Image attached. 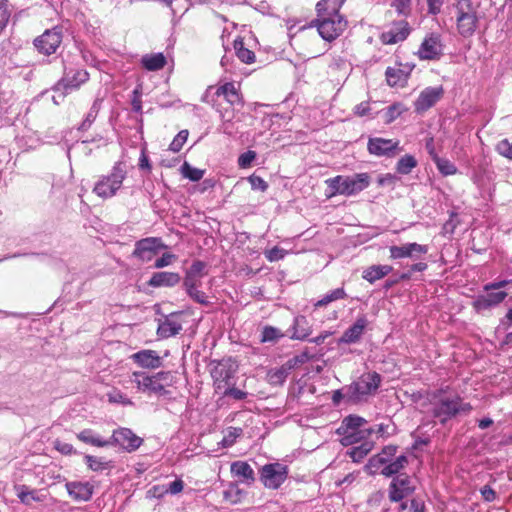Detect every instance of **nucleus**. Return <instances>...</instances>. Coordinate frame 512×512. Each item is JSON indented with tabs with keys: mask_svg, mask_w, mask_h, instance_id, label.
Segmentation results:
<instances>
[{
	"mask_svg": "<svg viewBox=\"0 0 512 512\" xmlns=\"http://www.w3.org/2000/svg\"><path fill=\"white\" fill-rule=\"evenodd\" d=\"M472 409L471 404L458 394L446 395L439 392L431 402V415L443 426L458 416L470 414Z\"/></svg>",
	"mask_w": 512,
	"mask_h": 512,
	"instance_id": "1",
	"label": "nucleus"
},
{
	"mask_svg": "<svg viewBox=\"0 0 512 512\" xmlns=\"http://www.w3.org/2000/svg\"><path fill=\"white\" fill-rule=\"evenodd\" d=\"M367 420L357 415H348L341 421L336 434L341 436L343 446H353L364 441H374L373 430L366 427Z\"/></svg>",
	"mask_w": 512,
	"mask_h": 512,
	"instance_id": "2",
	"label": "nucleus"
},
{
	"mask_svg": "<svg viewBox=\"0 0 512 512\" xmlns=\"http://www.w3.org/2000/svg\"><path fill=\"white\" fill-rule=\"evenodd\" d=\"M478 5L472 0H457L454 4L456 29L463 38L474 35L479 25Z\"/></svg>",
	"mask_w": 512,
	"mask_h": 512,
	"instance_id": "3",
	"label": "nucleus"
},
{
	"mask_svg": "<svg viewBox=\"0 0 512 512\" xmlns=\"http://www.w3.org/2000/svg\"><path fill=\"white\" fill-rule=\"evenodd\" d=\"M382 382L379 373L367 372L362 374L356 381L343 388L346 398L352 403H359L374 395Z\"/></svg>",
	"mask_w": 512,
	"mask_h": 512,
	"instance_id": "4",
	"label": "nucleus"
},
{
	"mask_svg": "<svg viewBox=\"0 0 512 512\" xmlns=\"http://www.w3.org/2000/svg\"><path fill=\"white\" fill-rule=\"evenodd\" d=\"M331 189V195L352 196L360 193L370 185V176L368 173H358L353 176L338 175L326 180Z\"/></svg>",
	"mask_w": 512,
	"mask_h": 512,
	"instance_id": "5",
	"label": "nucleus"
},
{
	"mask_svg": "<svg viewBox=\"0 0 512 512\" xmlns=\"http://www.w3.org/2000/svg\"><path fill=\"white\" fill-rule=\"evenodd\" d=\"M317 19L314 21L319 35L325 41H333L339 37L347 27L346 18L340 13L317 12Z\"/></svg>",
	"mask_w": 512,
	"mask_h": 512,
	"instance_id": "6",
	"label": "nucleus"
},
{
	"mask_svg": "<svg viewBox=\"0 0 512 512\" xmlns=\"http://www.w3.org/2000/svg\"><path fill=\"white\" fill-rule=\"evenodd\" d=\"M125 165L122 162H116L112 167L110 174L102 176L94 185L93 192L101 198H111L121 188L126 178Z\"/></svg>",
	"mask_w": 512,
	"mask_h": 512,
	"instance_id": "7",
	"label": "nucleus"
},
{
	"mask_svg": "<svg viewBox=\"0 0 512 512\" xmlns=\"http://www.w3.org/2000/svg\"><path fill=\"white\" fill-rule=\"evenodd\" d=\"M238 370V365L232 358H225L217 362L211 370L215 391L221 392L223 388L234 385V377Z\"/></svg>",
	"mask_w": 512,
	"mask_h": 512,
	"instance_id": "8",
	"label": "nucleus"
},
{
	"mask_svg": "<svg viewBox=\"0 0 512 512\" xmlns=\"http://www.w3.org/2000/svg\"><path fill=\"white\" fill-rule=\"evenodd\" d=\"M289 469L279 462L265 464L260 469V480L268 489H278L287 479Z\"/></svg>",
	"mask_w": 512,
	"mask_h": 512,
	"instance_id": "9",
	"label": "nucleus"
},
{
	"mask_svg": "<svg viewBox=\"0 0 512 512\" xmlns=\"http://www.w3.org/2000/svg\"><path fill=\"white\" fill-rule=\"evenodd\" d=\"M131 383H133L138 392L147 394L149 396H164L168 394V391L163 388L160 382H157L153 375H148L145 372L135 371L130 377Z\"/></svg>",
	"mask_w": 512,
	"mask_h": 512,
	"instance_id": "10",
	"label": "nucleus"
},
{
	"mask_svg": "<svg viewBox=\"0 0 512 512\" xmlns=\"http://www.w3.org/2000/svg\"><path fill=\"white\" fill-rule=\"evenodd\" d=\"M167 246L159 237H147L138 240L135 243V248L132 256L142 262L151 261L162 249Z\"/></svg>",
	"mask_w": 512,
	"mask_h": 512,
	"instance_id": "11",
	"label": "nucleus"
},
{
	"mask_svg": "<svg viewBox=\"0 0 512 512\" xmlns=\"http://www.w3.org/2000/svg\"><path fill=\"white\" fill-rule=\"evenodd\" d=\"M62 42V32L58 27L46 30L34 40L37 51L44 55H51L56 52Z\"/></svg>",
	"mask_w": 512,
	"mask_h": 512,
	"instance_id": "12",
	"label": "nucleus"
},
{
	"mask_svg": "<svg viewBox=\"0 0 512 512\" xmlns=\"http://www.w3.org/2000/svg\"><path fill=\"white\" fill-rule=\"evenodd\" d=\"M110 446H119L127 452L136 451L143 439L133 433L129 428H119L113 431L112 436L108 439Z\"/></svg>",
	"mask_w": 512,
	"mask_h": 512,
	"instance_id": "13",
	"label": "nucleus"
},
{
	"mask_svg": "<svg viewBox=\"0 0 512 512\" xmlns=\"http://www.w3.org/2000/svg\"><path fill=\"white\" fill-rule=\"evenodd\" d=\"M429 247L416 242H409L403 245H392L389 247V257L392 260L409 258L414 261L420 259L422 255L427 254Z\"/></svg>",
	"mask_w": 512,
	"mask_h": 512,
	"instance_id": "14",
	"label": "nucleus"
},
{
	"mask_svg": "<svg viewBox=\"0 0 512 512\" xmlns=\"http://www.w3.org/2000/svg\"><path fill=\"white\" fill-rule=\"evenodd\" d=\"M89 79V74L84 69L65 68L63 77L56 83L55 90L71 92L78 89L81 84Z\"/></svg>",
	"mask_w": 512,
	"mask_h": 512,
	"instance_id": "15",
	"label": "nucleus"
},
{
	"mask_svg": "<svg viewBox=\"0 0 512 512\" xmlns=\"http://www.w3.org/2000/svg\"><path fill=\"white\" fill-rule=\"evenodd\" d=\"M367 149L370 154L378 157H394L401 149L399 141L394 139H385L381 137L369 138Z\"/></svg>",
	"mask_w": 512,
	"mask_h": 512,
	"instance_id": "16",
	"label": "nucleus"
},
{
	"mask_svg": "<svg viewBox=\"0 0 512 512\" xmlns=\"http://www.w3.org/2000/svg\"><path fill=\"white\" fill-rule=\"evenodd\" d=\"M414 490L415 485L411 477L402 473L393 478L389 487V498L393 502H399L412 494Z\"/></svg>",
	"mask_w": 512,
	"mask_h": 512,
	"instance_id": "17",
	"label": "nucleus"
},
{
	"mask_svg": "<svg viewBox=\"0 0 512 512\" xmlns=\"http://www.w3.org/2000/svg\"><path fill=\"white\" fill-rule=\"evenodd\" d=\"M444 95L442 86L426 87L421 91L414 102V109L417 113H423L433 107Z\"/></svg>",
	"mask_w": 512,
	"mask_h": 512,
	"instance_id": "18",
	"label": "nucleus"
},
{
	"mask_svg": "<svg viewBox=\"0 0 512 512\" xmlns=\"http://www.w3.org/2000/svg\"><path fill=\"white\" fill-rule=\"evenodd\" d=\"M417 54L422 60L439 59L443 54L440 36L434 33L427 36L420 45Z\"/></svg>",
	"mask_w": 512,
	"mask_h": 512,
	"instance_id": "19",
	"label": "nucleus"
},
{
	"mask_svg": "<svg viewBox=\"0 0 512 512\" xmlns=\"http://www.w3.org/2000/svg\"><path fill=\"white\" fill-rule=\"evenodd\" d=\"M368 323V319L365 315L357 317L355 322L346 329L342 336L337 340L338 345L358 343L361 340Z\"/></svg>",
	"mask_w": 512,
	"mask_h": 512,
	"instance_id": "20",
	"label": "nucleus"
},
{
	"mask_svg": "<svg viewBox=\"0 0 512 512\" xmlns=\"http://www.w3.org/2000/svg\"><path fill=\"white\" fill-rule=\"evenodd\" d=\"M486 292L487 294L477 296L472 302V307L477 313H483L496 307L502 303L508 295L505 291Z\"/></svg>",
	"mask_w": 512,
	"mask_h": 512,
	"instance_id": "21",
	"label": "nucleus"
},
{
	"mask_svg": "<svg viewBox=\"0 0 512 512\" xmlns=\"http://www.w3.org/2000/svg\"><path fill=\"white\" fill-rule=\"evenodd\" d=\"M68 495L76 502H88L94 493V486L86 481H69L65 484Z\"/></svg>",
	"mask_w": 512,
	"mask_h": 512,
	"instance_id": "22",
	"label": "nucleus"
},
{
	"mask_svg": "<svg viewBox=\"0 0 512 512\" xmlns=\"http://www.w3.org/2000/svg\"><path fill=\"white\" fill-rule=\"evenodd\" d=\"M180 315L181 313H171L160 320L157 328V334L160 338L173 337L182 330Z\"/></svg>",
	"mask_w": 512,
	"mask_h": 512,
	"instance_id": "23",
	"label": "nucleus"
},
{
	"mask_svg": "<svg viewBox=\"0 0 512 512\" xmlns=\"http://www.w3.org/2000/svg\"><path fill=\"white\" fill-rule=\"evenodd\" d=\"M181 281V276L177 272H154L147 282V285L152 288H172L178 285Z\"/></svg>",
	"mask_w": 512,
	"mask_h": 512,
	"instance_id": "24",
	"label": "nucleus"
},
{
	"mask_svg": "<svg viewBox=\"0 0 512 512\" xmlns=\"http://www.w3.org/2000/svg\"><path fill=\"white\" fill-rule=\"evenodd\" d=\"M131 358L140 367L146 369H157L162 366V359L154 350H141L137 353H134Z\"/></svg>",
	"mask_w": 512,
	"mask_h": 512,
	"instance_id": "25",
	"label": "nucleus"
},
{
	"mask_svg": "<svg viewBox=\"0 0 512 512\" xmlns=\"http://www.w3.org/2000/svg\"><path fill=\"white\" fill-rule=\"evenodd\" d=\"M410 33L408 23L401 21L394 25L390 30L381 34V41L386 45L396 44L404 41Z\"/></svg>",
	"mask_w": 512,
	"mask_h": 512,
	"instance_id": "26",
	"label": "nucleus"
},
{
	"mask_svg": "<svg viewBox=\"0 0 512 512\" xmlns=\"http://www.w3.org/2000/svg\"><path fill=\"white\" fill-rule=\"evenodd\" d=\"M411 70V68H402L401 66L388 67L385 71L387 84L391 87H403L407 83Z\"/></svg>",
	"mask_w": 512,
	"mask_h": 512,
	"instance_id": "27",
	"label": "nucleus"
},
{
	"mask_svg": "<svg viewBox=\"0 0 512 512\" xmlns=\"http://www.w3.org/2000/svg\"><path fill=\"white\" fill-rule=\"evenodd\" d=\"M292 331L291 339L305 340L312 333V327L305 316L298 315L294 318Z\"/></svg>",
	"mask_w": 512,
	"mask_h": 512,
	"instance_id": "28",
	"label": "nucleus"
},
{
	"mask_svg": "<svg viewBox=\"0 0 512 512\" xmlns=\"http://www.w3.org/2000/svg\"><path fill=\"white\" fill-rule=\"evenodd\" d=\"M231 473L238 478H241L246 484H251L255 481V473L252 467L245 461H235L231 464Z\"/></svg>",
	"mask_w": 512,
	"mask_h": 512,
	"instance_id": "29",
	"label": "nucleus"
},
{
	"mask_svg": "<svg viewBox=\"0 0 512 512\" xmlns=\"http://www.w3.org/2000/svg\"><path fill=\"white\" fill-rule=\"evenodd\" d=\"M393 267L390 265H372L363 271V279L369 283H374L391 273Z\"/></svg>",
	"mask_w": 512,
	"mask_h": 512,
	"instance_id": "30",
	"label": "nucleus"
},
{
	"mask_svg": "<svg viewBox=\"0 0 512 512\" xmlns=\"http://www.w3.org/2000/svg\"><path fill=\"white\" fill-rule=\"evenodd\" d=\"M217 96H223L232 106L241 105L242 99L234 83L227 82L220 86L216 91Z\"/></svg>",
	"mask_w": 512,
	"mask_h": 512,
	"instance_id": "31",
	"label": "nucleus"
},
{
	"mask_svg": "<svg viewBox=\"0 0 512 512\" xmlns=\"http://www.w3.org/2000/svg\"><path fill=\"white\" fill-rule=\"evenodd\" d=\"M77 438L86 444H90L96 447L110 446V442L108 439H103L91 429L82 430L77 434Z\"/></svg>",
	"mask_w": 512,
	"mask_h": 512,
	"instance_id": "32",
	"label": "nucleus"
},
{
	"mask_svg": "<svg viewBox=\"0 0 512 512\" xmlns=\"http://www.w3.org/2000/svg\"><path fill=\"white\" fill-rule=\"evenodd\" d=\"M374 445L375 441H364L363 443L349 449L346 452V455L349 456L353 462L359 463L368 455L369 452H371Z\"/></svg>",
	"mask_w": 512,
	"mask_h": 512,
	"instance_id": "33",
	"label": "nucleus"
},
{
	"mask_svg": "<svg viewBox=\"0 0 512 512\" xmlns=\"http://www.w3.org/2000/svg\"><path fill=\"white\" fill-rule=\"evenodd\" d=\"M141 63L148 71H157L165 66L166 58L163 53L147 54L142 57Z\"/></svg>",
	"mask_w": 512,
	"mask_h": 512,
	"instance_id": "34",
	"label": "nucleus"
},
{
	"mask_svg": "<svg viewBox=\"0 0 512 512\" xmlns=\"http://www.w3.org/2000/svg\"><path fill=\"white\" fill-rule=\"evenodd\" d=\"M291 371L292 368L288 365L287 362H285L280 367L271 369L268 372V381L272 385H282L289 376V374L291 373Z\"/></svg>",
	"mask_w": 512,
	"mask_h": 512,
	"instance_id": "35",
	"label": "nucleus"
},
{
	"mask_svg": "<svg viewBox=\"0 0 512 512\" xmlns=\"http://www.w3.org/2000/svg\"><path fill=\"white\" fill-rule=\"evenodd\" d=\"M408 464V457L406 455H400L394 458L392 461L387 463L384 467L383 476L392 477L394 475L401 474L400 471L405 468Z\"/></svg>",
	"mask_w": 512,
	"mask_h": 512,
	"instance_id": "36",
	"label": "nucleus"
},
{
	"mask_svg": "<svg viewBox=\"0 0 512 512\" xmlns=\"http://www.w3.org/2000/svg\"><path fill=\"white\" fill-rule=\"evenodd\" d=\"M234 49L236 56L239 60L246 64H252L255 62V53L248 48L244 47L243 40L241 38H237L234 40Z\"/></svg>",
	"mask_w": 512,
	"mask_h": 512,
	"instance_id": "37",
	"label": "nucleus"
},
{
	"mask_svg": "<svg viewBox=\"0 0 512 512\" xmlns=\"http://www.w3.org/2000/svg\"><path fill=\"white\" fill-rule=\"evenodd\" d=\"M385 466H387V462L383 457H380L376 454L368 460L364 469L370 475H383Z\"/></svg>",
	"mask_w": 512,
	"mask_h": 512,
	"instance_id": "38",
	"label": "nucleus"
},
{
	"mask_svg": "<svg viewBox=\"0 0 512 512\" xmlns=\"http://www.w3.org/2000/svg\"><path fill=\"white\" fill-rule=\"evenodd\" d=\"M418 162L413 155L406 154L396 164V171L401 175H407L417 166Z\"/></svg>",
	"mask_w": 512,
	"mask_h": 512,
	"instance_id": "39",
	"label": "nucleus"
},
{
	"mask_svg": "<svg viewBox=\"0 0 512 512\" xmlns=\"http://www.w3.org/2000/svg\"><path fill=\"white\" fill-rule=\"evenodd\" d=\"M106 397L109 403L120 404L122 406H132L133 401L127 397L122 391L117 388H112L106 393Z\"/></svg>",
	"mask_w": 512,
	"mask_h": 512,
	"instance_id": "40",
	"label": "nucleus"
},
{
	"mask_svg": "<svg viewBox=\"0 0 512 512\" xmlns=\"http://www.w3.org/2000/svg\"><path fill=\"white\" fill-rule=\"evenodd\" d=\"M347 297V294L343 288H336L329 293H327L323 298L318 300L315 304V308L324 307L328 304H330L333 301L345 299Z\"/></svg>",
	"mask_w": 512,
	"mask_h": 512,
	"instance_id": "41",
	"label": "nucleus"
},
{
	"mask_svg": "<svg viewBox=\"0 0 512 512\" xmlns=\"http://www.w3.org/2000/svg\"><path fill=\"white\" fill-rule=\"evenodd\" d=\"M345 0H321L316 5L317 12L339 13Z\"/></svg>",
	"mask_w": 512,
	"mask_h": 512,
	"instance_id": "42",
	"label": "nucleus"
},
{
	"mask_svg": "<svg viewBox=\"0 0 512 512\" xmlns=\"http://www.w3.org/2000/svg\"><path fill=\"white\" fill-rule=\"evenodd\" d=\"M100 105H101V101L99 99H96L89 112L87 113L85 119L83 120V122L80 124L79 126V130L81 131H86L90 128V126L92 125V123L95 121L98 113H99V110H100Z\"/></svg>",
	"mask_w": 512,
	"mask_h": 512,
	"instance_id": "43",
	"label": "nucleus"
},
{
	"mask_svg": "<svg viewBox=\"0 0 512 512\" xmlns=\"http://www.w3.org/2000/svg\"><path fill=\"white\" fill-rule=\"evenodd\" d=\"M242 435L243 429L241 427H229L226 431L225 436L220 442V445L223 448L232 447L235 444L237 438L241 437Z\"/></svg>",
	"mask_w": 512,
	"mask_h": 512,
	"instance_id": "44",
	"label": "nucleus"
},
{
	"mask_svg": "<svg viewBox=\"0 0 512 512\" xmlns=\"http://www.w3.org/2000/svg\"><path fill=\"white\" fill-rule=\"evenodd\" d=\"M437 169L443 176L455 175L458 172L457 167L447 158L438 157L435 161Z\"/></svg>",
	"mask_w": 512,
	"mask_h": 512,
	"instance_id": "45",
	"label": "nucleus"
},
{
	"mask_svg": "<svg viewBox=\"0 0 512 512\" xmlns=\"http://www.w3.org/2000/svg\"><path fill=\"white\" fill-rule=\"evenodd\" d=\"M181 173L183 177L190 181L197 182L204 176L205 171L191 166L188 162H184L181 166Z\"/></svg>",
	"mask_w": 512,
	"mask_h": 512,
	"instance_id": "46",
	"label": "nucleus"
},
{
	"mask_svg": "<svg viewBox=\"0 0 512 512\" xmlns=\"http://www.w3.org/2000/svg\"><path fill=\"white\" fill-rule=\"evenodd\" d=\"M84 459L88 468L95 472L103 471L110 467V462L100 457L86 455Z\"/></svg>",
	"mask_w": 512,
	"mask_h": 512,
	"instance_id": "47",
	"label": "nucleus"
},
{
	"mask_svg": "<svg viewBox=\"0 0 512 512\" xmlns=\"http://www.w3.org/2000/svg\"><path fill=\"white\" fill-rule=\"evenodd\" d=\"M221 117H222V124L220 126V130L224 134H226L228 136H233L239 132V128L236 126V123L232 121V118L230 117V115L227 111L225 113H222Z\"/></svg>",
	"mask_w": 512,
	"mask_h": 512,
	"instance_id": "48",
	"label": "nucleus"
},
{
	"mask_svg": "<svg viewBox=\"0 0 512 512\" xmlns=\"http://www.w3.org/2000/svg\"><path fill=\"white\" fill-rule=\"evenodd\" d=\"M284 334L273 326H265L261 333V342H276L278 339L282 338Z\"/></svg>",
	"mask_w": 512,
	"mask_h": 512,
	"instance_id": "49",
	"label": "nucleus"
},
{
	"mask_svg": "<svg viewBox=\"0 0 512 512\" xmlns=\"http://www.w3.org/2000/svg\"><path fill=\"white\" fill-rule=\"evenodd\" d=\"M425 509L424 502L420 499H412L410 503L403 502L399 512H422Z\"/></svg>",
	"mask_w": 512,
	"mask_h": 512,
	"instance_id": "50",
	"label": "nucleus"
},
{
	"mask_svg": "<svg viewBox=\"0 0 512 512\" xmlns=\"http://www.w3.org/2000/svg\"><path fill=\"white\" fill-rule=\"evenodd\" d=\"M311 359H313V355H311L308 351H303L300 354L290 358L286 362L292 368V370H294L298 366L310 361Z\"/></svg>",
	"mask_w": 512,
	"mask_h": 512,
	"instance_id": "51",
	"label": "nucleus"
},
{
	"mask_svg": "<svg viewBox=\"0 0 512 512\" xmlns=\"http://www.w3.org/2000/svg\"><path fill=\"white\" fill-rule=\"evenodd\" d=\"M187 138L188 131L181 130L170 143L169 149L173 152H179L182 149L184 143L187 141Z\"/></svg>",
	"mask_w": 512,
	"mask_h": 512,
	"instance_id": "52",
	"label": "nucleus"
},
{
	"mask_svg": "<svg viewBox=\"0 0 512 512\" xmlns=\"http://www.w3.org/2000/svg\"><path fill=\"white\" fill-rule=\"evenodd\" d=\"M220 393L223 396L232 397L233 399L239 400V401L246 399V397L248 395L247 392L234 387V385H230V386L223 388Z\"/></svg>",
	"mask_w": 512,
	"mask_h": 512,
	"instance_id": "53",
	"label": "nucleus"
},
{
	"mask_svg": "<svg viewBox=\"0 0 512 512\" xmlns=\"http://www.w3.org/2000/svg\"><path fill=\"white\" fill-rule=\"evenodd\" d=\"M188 296L195 302L202 304V305H208V297L205 292L198 289V287L188 289L186 291Z\"/></svg>",
	"mask_w": 512,
	"mask_h": 512,
	"instance_id": "54",
	"label": "nucleus"
},
{
	"mask_svg": "<svg viewBox=\"0 0 512 512\" xmlns=\"http://www.w3.org/2000/svg\"><path fill=\"white\" fill-rule=\"evenodd\" d=\"M496 151L503 157L512 161V143L508 139H503L496 145Z\"/></svg>",
	"mask_w": 512,
	"mask_h": 512,
	"instance_id": "55",
	"label": "nucleus"
},
{
	"mask_svg": "<svg viewBox=\"0 0 512 512\" xmlns=\"http://www.w3.org/2000/svg\"><path fill=\"white\" fill-rule=\"evenodd\" d=\"M177 259V256L172 253H164L161 257L157 258L153 264V267L156 269H161L164 267H167L171 265L175 260Z\"/></svg>",
	"mask_w": 512,
	"mask_h": 512,
	"instance_id": "56",
	"label": "nucleus"
},
{
	"mask_svg": "<svg viewBox=\"0 0 512 512\" xmlns=\"http://www.w3.org/2000/svg\"><path fill=\"white\" fill-rule=\"evenodd\" d=\"M404 111L403 105L400 103H395L387 108L386 111V122L390 123L394 121L397 117H399Z\"/></svg>",
	"mask_w": 512,
	"mask_h": 512,
	"instance_id": "57",
	"label": "nucleus"
},
{
	"mask_svg": "<svg viewBox=\"0 0 512 512\" xmlns=\"http://www.w3.org/2000/svg\"><path fill=\"white\" fill-rule=\"evenodd\" d=\"M206 263L200 260L193 261L189 269L186 271L187 273L202 278L206 272Z\"/></svg>",
	"mask_w": 512,
	"mask_h": 512,
	"instance_id": "58",
	"label": "nucleus"
},
{
	"mask_svg": "<svg viewBox=\"0 0 512 512\" xmlns=\"http://www.w3.org/2000/svg\"><path fill=\"white\" fill-rule=\"evenodd\" d=\"M152 375L153 378H155L157 382H160L165 389L167 386H170L173 383L174 377L170 371H160Z\"/></svg>",
	"mask_w": 512,
	"mask_h": 512,
	"instance_id": "59",
	"label": "nucleus"
},
{
	"mask_svg": "<svg viewBox=\"0 0 512 512\" xmlns=\"http://www.w3.org/2000/svg\"><path fill=\"white\" fill-rule=\"evenodd\" d=\"M248 181H249V183L251 185V188L253 190H259V191L265 192L268 189L267 182L263 178H261L260 176L251 175L248 178Z\"/></svg>",
	"mask_w": 512,
	"mask_h": 512,
	"instance_id": "60",
	"label": "nucleus"
},
{
	"mask_svg": "<svg viewBox=\"0 0 512 512\" xmlns=\"http://www.w3.org/2000/svg\"><path fill=\"white\" fill-rule=\"evenodd\" d=\"M256 158V152L248 150L242 153L238 158V165L241 168H248L251 166L253 160Z\"/></svg>",
	"mask_w": 512,
	"mask_h": 512,
	"instance_id": "61",
	"label": "nucleus"
},
{
	"mask_svg": "<svg viewBox=\"0 0 512 512\" xmlns=\"http://www.w3.org/2000/svg\"><path fill=\"white\" fill-rule=\"evenodd\" d=\"M10 18V11L8 10L7 2L0 0V33L6 27Z\"/></svg>",
	"mask_w": 512,
	"mask_h": 512,
	"instance_id": "62",
	"label": "nucleus"
},
{
	"mask_svg": "<svg viewBox=\"0 0 512 512\" xmlns=\"http://www.w3.org/2000/svg\"><path fill=\"white\" fill-rule=\"evenodd\" d=\"M398 451V446L397 445H387L385 447L382 448L381 452L378 453L377 455L380 456V457H383L384 460L389 463L390 461H392L396 455Z\"/></svg>",
	"mask_w": 512,
	"mask_h": 512,
	"instance_id": "63",
	"label": "nucleus"
},
{
	"mask_svg": "<svg viewBox=\"0 0 512 512\" xmlns=\"http://www.w3.org/2000/svg\"><path fill=\"white\" fill-rule=\"evenodd\" d=\"M201 285V278L197 276H193L189 273H185L184 281H183V287L185 291L188 289H192L195 287H199Z\"/></svg>",
	"mask_w": 512,
	"mask_h": 512,
	"instance_id": "64",
	"label": "nucleus"
}]
</instances>
